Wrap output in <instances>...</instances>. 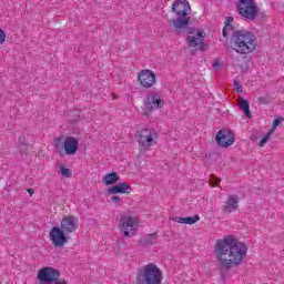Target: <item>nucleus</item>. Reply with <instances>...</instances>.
Returning a JSON list of instances; mask_svg holds the SVG:
<instances>
[{"instance_id":"1","label":"nucleus","mask_w":284,"mask_h":284,"mask_svg":"<svg viewBox=\"0 0 284 284\" xmlns=\"http://www.w3.org/2000/svg\"><path fill=\"white\" fill-rule=\"evenodd\" d=\"M215 256L217 263L226 270L239 267L247 257V245L233 235H225L215 243Z\"/></svg>"},{"instance_id":"2","label":"nucleus","mask_w":284,"mask_h":284,"mask_svg":"<svg viewBox=\"0 0 284 284\" xmlns=\"http://www.w3.org/2000/svg\"><path fill=\"white\" fill-rule=\"evenodd\" d=\"M257 45L256 36L252 31L239 30L231 34V49L237 54H252Z\"/></svg>"},{"instance_id":"3","label":"nucleus","mask_w":284,"mask_h":284,"mask_svg":"<svg viewBox=\"0 0 284 284\" xmlns=\"http://www.w3.org/2000/svg\"><path fill=\"white\" fill-rule=\"evenodd\" d=\"M172 12L178 17V19L169 20L168 23L174 32H181V30H185L187 26H190V12L192 9L190 7V2L187 0H175L172 3Z\"/></svg>"},{"instance_id":"4","label":"nucleus","mask_w":284,"mask_h":284,"mask_svg":"<svg viewBox=\"0 0 284 284\" xmlns=\"http://www.w3.org/2000/svg\"><path fill=\"white\" fill-rule=\"evenodd\" d=\"M135 139L140 152H150L159 143V132L155 129L142 128L136 130Z\"/></svg>"},{"instance_id":"5","label":"nucleus","mask_w":284,"mask_h":284,"mask_svg":"<svg viewBox=\"0 0 284 284\" xmlns=\"http://www.w3.org/2000/svg\"><path fill=\"white\" fill-rule=\"evenodd\" d=\"M163 281V272L154 263H149L139 272L138 284H161Z\"/></svg>"},{"instance_id":"6","label":"nucleus","mask_w":284,"mask_h":284,"mask_svg":"<svg viewBox=\"0 0 284 284\" xmlns=\"http://www.w3.org/2000/svg\"><path fill=\"white\" fill-rule=\"evenodd\" d=\"M37 284H70V282L61 277V271L52 266H45L38 271Z\"/></svg>"},{"instance_id":"7","label":"nucleus","mask_w":284,"mask_h":284,"mask_svg":"<svg viewBox=\"0 0 284 284\" xmlns=\"http://www.w3.org/2000/svg\"><path fill=\"white\" fill-rule=\"evenodd\" d=\"M165 105V100L161 97V93L156 91H150L146 93L143 106H142V114L143 116H150L152 112L155 110H161Z\"/></svg>"},{"instance_id":"8","label":"nucleus","mask_w":284,"mask_h":284,"mask_svg":"<svg viewBox=\"0 0 284 284\" xmlns=\"http://www.w3.org/2000/svg\"><path fill=\"white\" fill-rule=\"evenodd\" d=\"M53 146L58 154H63L64 151L68 156H74L79 152V139L67 136L62 142L61 138H58L53 141Z\"/></svg>"},{"instance_id":"9","label":"nucleus","mask_w":284,"mask_h":284,"mask_svg":"<svg viewBox=\"0 0 284 284\" xmlns=\"http://www.w3.org/2000/svg\"><path fill=\"white\" fill-rule=\"evenodd\" d=\"M237 11L246 21H254L258 17V7L254 0H239Z\"/></svg>"},{"instance_id":"10","label":"nucleus","mask_w":284,"mask_h":284,"mask_svg":"<svg viewBox=\"0 0 284 284\" xmlns=\"http://www.w3.org/2000/svg\"><path fill=\"white\" fill-rule=\"evenodd\" d=\"M119 230L122 236H134L139 231V219L130 215H123L119 220Z\"/></svg>"},{"instance_id":"11","label":"nucleus","mask_w":284,"mask_h":284,"mask_svg":"<svg viewBox=\"0 0 284 284\" xmlns=\"http://www.w3.org/2000/svg\"><path fill=\"white\" fill-rule=\"evenodd\" d=\"M136 81L144 90H152L156 85V73L150 69H143L138 73Z\"/></svg>"},{"instance_id":"12","label":"nucleus","mask_w":284,"mask_h":284,"mask_svg":"<svg viewBox=\"0 0 284 284\" xmlns=\"http://www.w3.org/2000/svg\"><path fill=\"white\" fill-rule=\"evenodd\" d=\"M63 229L59 226H53L49 232V240L53 247H65L68 245L70 239L65 235Z\"/></svg>"},{"instance_id":"13","label":"nucleus","mask_w":284,"mask_h":284,"mask_svg":"<svg viewBox=\"0 0 284 284\" xmlns=\"http://www.w3.org/2000/svg\"><path fill=\"white\" fill-rule=\"evenodd\" d=\"M215 141L220 148H230L234 145L236 136L230 129H222L215 135Z\"/></svg>"},{"instance_id":"14","label":"nucleus","mask_w":284,"mask_h":284,"mask_svg":"<svg viewBox=\"0 0 284 284\" xmlns=\"http://www.w3.org/2000/svg\"><path fill=\"white\" fill-rule=\"evenodd\" d=\"M186 39L191 48H199L200 50H205V44L203 43L205 39V32H203L202 30L190 31Z\"/></svg>"},{"instance_id":"15","label":"nucleus","mask_w":284,"mask_h":284,"mask_svg":"<svg viewBox=\"0 0 284 284\" xmlns=\"http://www.w3.org/2000/svg\"><path fill=\"white\" fill-rule=\"evenodd\" d=\"M60 229L67 234H72L79 230V219L74 215H65L60 222Z\"/></svg>"},{"instance_id":"16","label":"nucleus","mask_w":284,"mask_h":284,"mask_svg":"<svg viewBox=\"0 0 284 284\" xmlns=\"http://www.w3.org/2000/svg\"><path fill=\"white\" fill-rule=\"evenodd\" d=\"M236 210H239V195L231 194L224 202L222 211L224 214H232V212H236Z\"/></svg>"},{"instance_id":"17","label":"nucleus","mask_w":284,"mask_h":284,"mask_svg":"<svg viewBox=\"0 0 284 284\" xmlns=\"http://www.w3.org/2000/svg\"><path fill=\"white\" fill-rule=\"evenodd\" d=\"M108 193L109 194H132V186L126 182H121L108 189Z\"/></svg>"},{"instance_id":"18","label":"nucleus","mask_w":284,"mask_h":284,"mask_svg":"<svg viewBox=\"0 0 284 284\" xmlns=\"http://www.w3.org/2000/svg\"><path fill=\"white\" fill-rule=\"evenodd\" d=\"M173 221L182 225H194V223H199V221H201V216L194 215L187 217H175L173 219Z\"/></svg>"},{"instance_id":"19","label":"nucleus","mask_w":284,"mask_h":284,"mask_svg":"<svg viewBox=\"0 0 284 284\" xmlns=\"http://www.w3.org/2000/svg\"><path fill=\"white\" fill-rule=\"evenodd\" d=\"M119 179H120L119 173L112 172V173L105 174L103 176L102 182L104 183V185H114V183H116Z\"/></svg>"},{"instance_id":"20","label":"nucleus","mask_w":284,"mask_h":284,"mask_svg":"<svg viewBox=\"0 0 284 284\" xmlns=\"http://www.w3.org/2000/svg\"><path fill=\"white\" fill-rule=\"evenodd\" d=\"M237 105H239L240 110H242V112H244L245 116H247L248 119H250V116H252V114L250 113V102H247V100L240 99L237 102Z\"/></svg>"},{"instance_id":"21","label":"nucleus","mask_w":284,"mask_h":284,"mask_svg":"<svg viewBox=\"0 0 284 284\" xmlns=\"http://www.w3.org/2000/svg\"><path fill=\"white\" fill-rule=\"evenodd\" d=\"M232 21H234V18H232V17L227 18L226 24L222 30L223 37H230V34L234 33V32H232V26H230V23H232Z\"/></svg>"},{"instance_id":"22","label":"nucleus","mask_w":284,"mask_h":284,"mask_svg":"<svg viewBox=\"0 0 284 284\" xmlns=\"http://www.w3.org/2000/svg\"><path fill=\"white\" fill-rule=\"evenodd\" d=\"M272 134H274V130H270L260 141V148H265L267 141H270Z\"/></svg>"},{"instance_id":"23","label":"nucleus","mask_w":284,"mask_h":284,"mask_svg":"<svg viewBox=\"0 0 284 284\" xmlns=\"http://www.w3.org/2000/svg\"><path fill=\"white\" fill-rule=\"evenodd\" d=\"M158 237H159V234L151 233V234L145 235L144 241L148 244H152V243H154V241H156Z\"/></svg>"},{"instance_id":"24","label":"nucleus","mask_w":284,"mask_h":284,"mask_svg":"<svg viewBox=\"0 0 284 284\" xmlns=\"http://www.w3.org/2000/svg\"><path fill=\"white\" fill-rule=\"evenodd\" d=\"M60 173L67 179H70V176H72V171H70V169H65V166H60Z\"/></svg>"},{"instance_id":"25","label":"nucleus","mask_w":284,"mask_h":284,"mask_svg":"<svg viewBox=\"0 0 284 284\" xmlns=\"http://www.w3.org/2000/svg\"><path fill=\"white\" fill-rule=\"evenodd\" d=\"M257 103L260 105H267L270 103V99H267V97H262L257 99Z\"/></svg>"},{"instance_id":"26","label":"nucleus","mask_w":284,"mask_h":284,"mask_svg":"<svg viewBox=\"0 0 284 284\" xmlns=\"http://www.w3.org/2000/svg\"><path fill=\"white\" fill-rule=\"evenodd\" d=\"M281 123H283V118L273 120V128L271 130H273V132H274V130H276V128L280 126Z\"/></svg>"},{"instance_id":"27","label":"nucleus","mask_w":284,"mask_h":284,"mask_svg":"<svg viewBox=\"0 0 284 284\" xmlns=\"http://www.w3.org/2000/svg\"><path fill=\"white\" fill-rule=\"evenodd\" d=\"M3 43H6V31L0 29V45H3Z\"/></svg>"},{"instance_id":"28","label":"nucleus","mask_w":284,"mask_h":284,"mask_svg":"<svg viewBox=\"0 0 284 284\" xmlns=\"http://www.w3.org/2000/svg\"><path fill=\"white\" fill-rule=\"evenodd\" d=\"M234 88H235L236 92H239L240 94H241V92H243V87L236 80H234Z\"/></svg>"},{"instance_id":"29","label":"nucleus","mask_w":284,"mask_h":284,"mask_svg":"<svg viewBox=\"0 0 284 284\" xmlns=\"http://www.w3.org/2000/svg\"><path fill=\"white\" fill-rule=\"evenodd\" d=\"M111 201H112V203H115L116 205H119V203H121L122 200H121V197L113 195L111 197Z\"/></svg>"},{"instance_id":"30","label":"nucleus","mask_w":284,"mask_h":284,"mask_svg":"<svg viewBox=\"0 0 284 284\" xmlns=\"http://www.w3.org/2000/svg\"><path fill=\"white\" fill-rule=\"evenodd\" d=\"M219 65V62H215L214 64H213V68H216Z\"/></svg>"},{"instance_id":"31","label":"nucleus","mask_w":284,"mask_h":284,"mask_svg":"<svg viewBox=\"0 0 284 284\" xmlns=\"http://www.w3.org/2000/svg\"><path fill=\"white\" fill-rule=\"evenodd\" d=\"M29 193L32 194V189L29 190Z\"/></svg>"}]
</instances>
